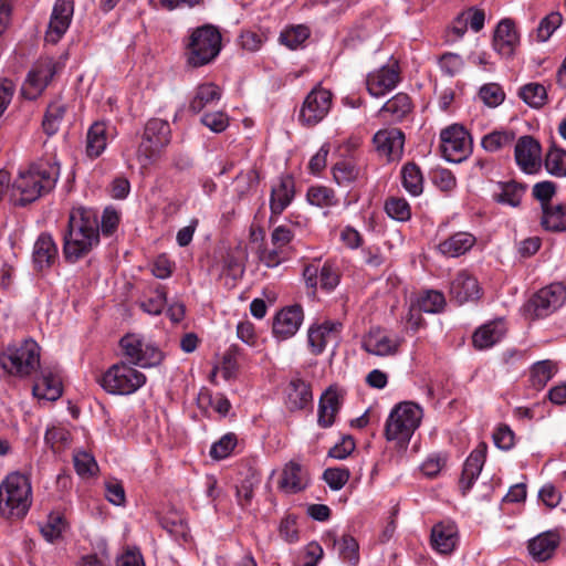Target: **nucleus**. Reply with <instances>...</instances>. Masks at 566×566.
<instances>
[{
    "instance_id": "47",
    "label": "nucleus",
    "mask_w": 566,
    "mask_h": 566,
    "mask_svg": "<svg viewBox=\"0 0 566 566\" xmlns=\"http://www.w3.org/2000/svg\"><path fill=\"white\" fill-rule=\"evenodd\" d=\"M555 373L556 365L552 360L546 359L535 363L531 371L533 386L537 389L545 387Z\"/></svg>"
},
{
    "instance_id": "63",
    "label": "nucleus",
    "mask_w": 566,
    "mask_h": 566,
    "mask_svg": "<svg viewBox=\"0 0 566 566\" xmlns=\"http://www.w3.org/2000/svg\"><path fill=\"white\" fill-rule=\"evenodd\" d=\"M201 123L214 133H221L229 126V118L223 112L207 113Z\"/></svg>"
},
{
    "instance_id": "30",
    "label": "nucleus",
    "mask_w": 566,
    "mask_h": 566,
    "mask_svg": "<svg viewBox=\"0 0 566 566\" xmlns=\"http://www.w3.org/2000/svg\"><path fill=\"white\" fill-rule=\"evenodd\" d=\"M559 537L554 532H545L528 542V552L534 559L544 562L552 557L558 546Z\"/></svg>"
},
{
    "instance_id": "56",
    "label": "nucleus",
    "mask_w": 566,
    "mask_h": 566,
    "mask_svg": "<svg viewBox=\"0 0 566 566\" xmlns=\"http://www.w3.org/2000/svg\"><path fill=\"white\" fill-rule=\"evenodd\" d=\"M563 18L559 12H551L543 18L537 28V39L541 42L547 41L554 31L562 24Z\"/></svg>"
},
{
    "instance_id": "43",
    "label": "nucleus",
    "mask_w": 566,
    "mask_h": 566,
    "mask_svg": "<svg viewBox=\"0 0 566 566\" xmlns=\"http://www.w3.org/2000/svg\"><path fill=\"white\" fill-rule=\"evenodd\" d=\"M307 201L319 208H329L337 205L338 200L333 189L325 186H312L306 193Z\"/></svg>"
},
{
    "instance_id": "40",
    "label": "nucleus",
    "mask_w": 566,
    "mask_h": 566,
    "mask_svg": "<svg viewBox=\"0 0 566 566\" xmlns=\"http://www.w3.org/2000/svg\"><path fill=\"white\" fill-rule=\"evenodd\" d=\"M160 525L176 539L189 542L191 536L188 524L178 513H169L160 518Z\"/></svg>"
},
{
    "instance_id": "18",
    "label": "nucleus",
    "mask_w": 566,
    "mask_h": 566,
    "mask_svg": "<svg viewBox=\"0 0 566 566\" xmlns=\"http://www.w3.org/2000/svg\"><path fill=\"white\" fill-rule=\"evenodd\" d=\"M344 390L336 385L329 386L319 398L317 422L323 428L331 427L340 409Z\"/></svg>"
},
{
    "instance_id": "15",
    "label": "nucleus",
    "mask_w": 566,
    "mask_h": 566,
    "mask_svg": "<svg viewBox=\"0 0 566 566\" xmlns=\"http://www.w3.org/2000/svg\"><path fill=\"white\" fill-rule=\"evenodd\" d=\"M514 156L518 167L527 172H535L539 167L541 160V145L532 136H522L514 149Z\"/></svg>"
},
{
    "instance_id": "46",
    "label": "nucleus",
    "mask_w": 566,
    "mask_h": 566,
    "mask_svg": "<svg viewBox=\"0 0 566 566\" xmlns=\"http://www.w3.org/2000/svg\"><path fill=\"white\" fill-rule=\"evenodd\" d=\"M401 175L402 185L408 192L413 196H418L422 192V175L416 164L408 163L405 165Z\"/></svg>"
},
{
    "instance_id": "51",
    "label": "nucleus",
    "mask_w": 566,
    "mask_h": 566,
    "mask_svg": "<svg viewBox=\"0 0 566 566\" xmlns=\"http://www.w3.org/2000/svg\"><path fill=\"white\" fill-rule=\"evenodd\" d=\"M545 167L547 171L556 177L566 176V151L552 147L545 157Z\"/></svg>"
},
{
    "instance_id": "26",
    "label": "nucleus",
    "mask_w": 566,
    "mask_h": 566,
    "mask_svg": "<svg viewBox=\"0 0 566 566\" xmlns=\"http://www.w3.org/2000/svg\"><path fill=\"white\" fill-rule=\"evenodd\" d=\"M33 396L54 401L62 395V382L57 375L43 369L32 387Z\"/></svg>"
},
{
    "instance_id": "27",
    "label": "nucleus",
    "mask_w": 566,
    "mask_h": 566,
    "mask_svg": "<svg viewBox=\"0 0 566 566\" xmlns=\"http://www.w3.org/2000/svg\"><path fill=\"white\" fill-rule=\"evenodd\" d=\"M294 197V180L291 176L280 178L277 186L272 187L270 209L272 214H281Z\"/></svg>"
},
{
    "instance_id": "37",
    "label": "nucleus",
    "mask_w": 566,
    "mask_h": 566,
    "mask_svg": "<svg viewBox=\"0 0 566 566\" xmlns=\"http://www.w3.org/2000/svg\"><path fill=\"white\" fill-rule=\"evenodd\" d=\"M244 253L240 248L229 249L222 255V268L220 275L230 276L232 280H238L244 273Z\"/></svg>"
},
{
    "instance_id": "20",
    "label": "nucleus",
    "mask_w": 566,
    "mask_h": 566,
    "mask_svg": "<svg viewBox=\"0 0 566 566\" xmlns=\"http://www.w3.org/2000/svg\"><path fill=\"white\" fill-rule=\"evenodd\" d=\"M284 394V405L290 411L303 410L313 402L311 385L300 377L290 380Z\"/></svg>"
},
{
    "instance_id": "35",
    "label": "nucleus",
    "mask_w": 566,
    "mask_h": 566,
    "mask_svg": "<svg viewBox=\"0 0 566 566\" xmlns=\"http://www.w3.org/2000/svg\"><path fill=\"white\" fill-rule=\"evenodd\" d=\"M66 108V104L60 97L49 104L42 122L43 130L48 136H53L57 133Z\"/></svg>"
},
{
    "instance_id": "10",
    "label": "nucleus",
    "mask_w": 566,
    "mask_h": 566,
    "mask_svg": "<svg viewBox=\"0 0 566 566\" xmlns=\"http://www.w3.org/2000/svg\"><path fill=\"white\" fill-rule=\"evenodd\" d=\"M57 72V63L51 57H44L36 62L21 87V93L27 99H35L42 94Z\"/></svg>"
},
{
    "instance_id": "57",
    "label": "nucleus",
    "mask_w": 566,
    "mask_h": 566,
    "mask_svg": "<svg viewBox=\"0 0 566 566\" xmlns=\"http://www.w3.org/2000/svg\"><path fill=\"white\" fill-rule=\"evenodd\" d=\"M479 95L489 107H496L501 105L505 98L503 88L496 83L483 85L480 88Z\"/></svg>"
},
{
    "instance_id": "53",
    "label": "nucleus",
    "mask_w": 566,
    "mask_h": 566,
    "mask_svg": "<svg viewBox=\"0 0 566 566\" xmlns=\"http://www.w3.org/2000/svg\"><path fill=\"white\" fill-rule=\"evenodd\" d=\"M310 36V30L305 25L286 28L280 35L281 43L290 49L298 48Z\"/></svg>"
},
{
    "instance_id": "28",
    "label": "nucleus",
    "mask_w": 566,
    "mask_h": 566,
    "mask_svg": "<svg viewBox=\"0 0 566 566\" xmlns=\"http://www.w3.org/2000/svg\"><path fill=\"white\" fill-rule=\"evenodd\" d=\"M458 531L452 523H439L432 527L431 545L441 554H450L457 545Z\"/></svg>"
},
{
    "instance_id": "5",
    "label": "nucleus",
    "mask_w": 566,
    "mask_h": 566,
    "mask_svg": "<svg viewBox=\"0 0 566 566\" xmlns=\"http://www.w3.org/2000/svg\"><path fill=\"white\" fill-rule=\"evenodd\" d=\"M421 419L422 409L418 405L408 401L398 403L386 422L387 440L396 441L400 448L406 449Z\"/></svg>"
},
{
    "instance_id": "14",
    "label": "nucleus",
    "mask_w": 566,
    "mask_h": 566,
    "mask_svg": "<svg viewBox=\"0 0 566 566\" xmlns=\"http://www.w3.org/2000/svg\"><path fill=\"white\" fill-rule=\"evenodd\" d=\"M342 324L337 322L326 321L319 325L310 327L307 340L311 352L319 355L324 352L328 344H337L339 340Z\"/></svg>"
},
{
    "instance_id": "55",
    "label": "nucleus",
    "mask_w": 566,
    "mask_h": 566,
    "mask_svg": "<svg viewBox=\"0 0 566 566\" xmlns=\"http://www.w3.org/2000/svg\"><path fill=\"white\" fill-rule=\"evenodd\" d=\"M167 303V295L164 287L156 289L151 295L142 301L139 306L140 308L151 315H158L163 312L164 307Z\"/></svg>"
},
{
    "instance_id": "24",
    "label": "nucleus",
    "mask_w": 566,
    "mask_h": 566,
    "mask_svg": "<svg viewBox=\"0 0 566 566\" xmlns=\"http://www.w3.org/2000/svg\"><path fill=\"white\" fill-rule=\"evenodd\" d=\"M57 247L49 233H41L33 247V264L39 271L52 266L57 258Z\"/></svg>"
},
{
    "instance_id": "41",
    "label": "nucleus",
    "mask_w": 566,
    "mask_h": 566,
    "mask_svg": "<svg viewBox=\"0 0 566 566\" xmlns=\"http://www.w3.org/2000/svg\"><path fill=\"white\" fill-rule=\"evenodd\" d=\"M363 175V170L350 160H342L334 165L333 177L337 185L349 186Z\"/></svg>"
},
{
    "instance_id": "60",
    "label": "nucleus",
    "mask_w": 566,
    "mask_h": 566,
    "mask_svg": "<svg viewBox=\"0 0 566 566\" xmlns=\"http://www.w3.org/2000/svg\"><path fill=\"white\" fill-rule=\"evenodd\" d=\"M237 446L234 433H227L214 442L210 449V455L213 459L221 460L227 458Z\"/></svg>"
},
{
    "instance_id": "31",
    "label": "nucleus",
    "mask_w": 566,
    "mask_h": 566,
    "mask_svg": "<svg viewBox=\"0 0 566 566\" xmlns=\"http://www.w3.org/2000/svg\"><path fill=\"white\" fill-rule=\"evenodd\" d=\"M475 243V238L468 232H458L439 244L442 254L457 258L468 252Z\"/></svg>"
},
{
    "instance_id": "1",
    "label": "nucleus",
    "mask_w": 566,
    "mask_h": 566,
    "mask_svg": "<svg viewBox=\"0 0 566 566\" xmlns=\"http://www.w3.org/2000/svg\"><path fill=\"white\" fill-rule=\"evenodd\" d=\"M99 243L97 213L87 208H74L70 212L67 229L63 237V255L75 263L87 255Z\"/></svg>"
},
{
    "instance_id": "33",
    "label": "nucleus",
    "mask_w": 566,
    "mask_h": 566,
    "mask_svg": "<svg viewBox=\"0 0 566 566\" xmlns=\"http://www.w3.org/2000/svg\"><path fill=\"white\" fill-rule=\"evenodd\" d=\"M220 88L213 83H205L196 88L195 95L189 104V109L195 114L200 113L205 107L219 101Z\"/></svg>"
},
{
    "instance_id": "23",
    "label": "nucleus",
    "mask_w": 566,
    "mask_h": 566,
    "mask_svg": "<svg viewBox=\"0 0 566 566\" xmlns=\"http://www.w3.org/2000/svg\"><path fill=\"white\" fill-rule=\"evenodd\" d=\"M398 82V71L394 67L382 66L378 71L368 74L366 85L370 95L379 97L392 90Z\"/></svg>"
},
{
    "instance_id": "62",
    "label": "nucleus",
    "mask_w": 566,
    "mask_h": 566,
    "mask_svg": "<svg viewBox=\"0 0 566 566\" xmlns=\"http://www.w3.org/2000/svg\"><path fill=\"white\" fill-rule=\"evenodd\" d=\"M164 359V354L157 347L151 344H144L140 360H138L137 365L140 367H154L161 363Z\"/></svg>"
},
{
    "instance_id": "17",
    "label": "nucleus",
    "mask_w": 566,
    "mask_h": 566,
    "mask_svg": "<svg viewBox=\"0 0 566 566\" xmlns=\"http://www.w3.org/2000/svg\"><path fill=\"white\" fill-rule=\"evenodd\" d=\"M450 296L458 304L479 300L481 289L478 280L465 271L459 272L450 284Z\"/></svg>"
},
{
    "instance_id": "52",
    "label": "nucleus",
    "mask_w": 566,
    "mask_h": 566,
    "mask_svg": "<svg viewBox=\"0 0 566 566\" xmlns=\"http://www.w3.org/2000/svg\"><path fill=\"white\" fill-rule=\"evenodd\" d=\"M387 214L397 221H407L411 217V209L408 201L403 198L391 197L385 202Z\"/></svg>"
},
{
    "instance_id": "19",
    "label": "nucleus",
    "mask_w": 566,
    "mask_h": 566,
    "mask_svg": "<svg viewBox=\"0 0 566 566\" xmlns=\"http://www.w3.org/2000/svg\"><path fill=\"white\" fill-rule=\"evenodd\" d=\"M303 321V310L300 305H292L281 310L273 321V333L276 337L286 339L292 337Z\"/></svg>"
},
{
    "instance_id": "3",
    "label": "nucleus",
    "mask_w": 566,
    "mask_h": 566,
    "mask_svg": "<svg viewBox=\"0 0 566 566\" xmlns=\"http://www.w3.org/2000/svg\"><path fill=\"white\" fill-rule=\"evenodd\" d=\"M221 41V33L214 25L195 28L185 41L187 63L192 67L211 63L220 53Z\"/></svg>"
},
{
    "instance_id": "61",
    "label": "nucleus",
    "mask_w": 566,
    "mask_h": 566,
    "mask_svg": "<svg viewBox=\"0 0 566 566\" xmlns=\"http://www.w3.org/2000/svg\"><path fill=\"white\" fill-rule=\"evenodd\" d=\"M350 473L345 468H328L323 473L324 481L332 490H340L349 480Z\"/></svg>"
},
{
    "instance_id": "2",
    "label": "nucleus",
    "mask_w": 566,
    "mask_h": 566,
    "mask_svg": "<svg viewBox=\"0 0 566 566\" xmlns=\"http://www.w3.org/2000/svg\"><path fill=\"white\" fill-rule=\"evenodd\" d=\"M60 177V165L56 161L39 160L20 171L12 184L13 196L19 195L15 205L24 207L50 193Z\"/></svg>"
},
{
    "instance_id": "36",
    "label": "nucleus",
    "mask_w": 566,
    "mask_h": 566,
    "mask_svg": "<svg viewBox=\"0 0 566 566\" xmlns=\"http://www.w3.org/2000/svg\"><path fill=\"white\" fill-rule=\"evenodd\" d=\"M541 224L548 231H566V206L544 205Z\"/></svg>"
},
{
    "instance_id": "64",
    "label": "nucleus",
    "mask_w": 566,
    "mask_h": 566,
    "mask_svg": "<svg viewBox=\"0 0 566 566\" xmlns=\"http://www.w3.org/2000/svg\"><path fill=\"white\" fill-rule=\"evenodd\" d=\"M238 350L234 346L230 347L223 355L221 371L224 379H231L235 377L239 364L237 360Z\"/></svg>"
},
{
    "instance_id": "13",
    "label": "nucleus",
    "mask_w": 566,
    "mask_h": 566,
    "mask_svg": "<svg viewBox=\"0 0 566 566\" xmlns=\"http://www.w3.org/2000/svg\"><path fill=\"white\" fill-rule=\"evenodd\" d=\"M74 12V0H56L52 10L45 40L56 43L70 27Z\"/></svg>"
},
{
    "instance_id": "38",
    "label": "nucleus",
    "mask_w": 566,
    "mask_h": 566,
    "mask_svg": "<svg viewBox=\"0 0 566 566\" xmlns=\"http://www.w3.org/2000/svg\"><path fill=\"white\" fill-rule=\"evenodd\" d=\"M106 147V125L95 122L88 129L86 136V153L91 158L98 157Z\"/></svg>"
},
{
    "instance_id": "8",
    "label": "nucleus",
    "mask_w": 566,
    "mask_h": 566,
    "mask_svg": "<svg viewBox=\"0 0 566 566\" xmlns=\"http://www.w3.org/2000/svg\"><path fill=\"white\" fill-rule=\"evenodd\" d=\"M169 143V123L159 118L149 119L137 149V159L140 165L147 167L158 160Z\"/></svg>"
},
{
    "instance_id": "32",
    "label": "nucleus",
    "mask_w": 566,
    "mask_h": 566,
    "mask_svg": "<svg viewBox=\"0 0 566 566\" xmlns=\"http://www.w3.org/2000/svg\"><path fill=\"white\" fill-rule=\"evenodd\" d=\"M497 189L499 191H494L492 195L494 201L516 208L522 201L526 186L516 181H501L497 184Z\"/></svg>"
},
{
    "instance_id": "54",
    "label": "nucleus",
    "mask_w": 566,
    "mask_h": 566,
    "mask_svg": "<svg viewBox=\"0 0 566 566\" xmlns=\"http://www.w3.org/2000/svg\"><path fill=\"white\" fill-rule=\"evenodd\" d=\"M65 528V522L62 515L57 513H51L48 516V521L41 526V533L43 537L49 542H54L62 535Z\"/></svg>"
},
{
    "instance_id": "25",
    "label": "nucleus",
    "mask_w": 566,
    "mask_h": 566,
    "mask_svg": "<svg viewBox=\"0 0 566 566\" xmlns=\"http://www.w3.org/2000/svg\"><path fill=\"white\" fill-rule=\"evenodd\" d=\"M505 333L503 319H495L478 328L472 336V342L475 348L485 349L500 342Z\"/></svg>"
},
{
    "instance_id": "4",
    "label": "nucleus",
    "mask_w": 566,
    "mask_h": 566,
    "mask_svg": "<svg viewBox=\"0 0 566 566\" xmlns=\"http://www.w3.org/2000/svg\"><path fill=\"white\" fill-rule=\"evenodd\" d=\"M29 479L21 473H11L0 485V513L8 518H22L32 503Z\"/></svg>"
},
{
    "instance_id": "6",
    "label": "nucleus",
    "mask_w": 566,
    "mask_h": 566,
    "mask_svg": "<svg viewBox=\"0 0 566 566\" xmlns=\"http://www.w3.org/2000/svg\"><path fill=\"white\" fill-rule=\"evenodd\" d=\"M0 365L10 375L28 377L40 366V346L33 339L10 345L0 355Z\"/></svg>"
},
{
    "instance_id": "50",
    "label": "nucleus",
    "mask_w": 566,
    "mask_h": 566,
    "mask_svg": "<svg viewBox=\"0 0 566 566\" xmlns=\"http://www.w3.org/2000/svg\"><path fill=\"white\" fill-rule=\"evenodd\" d=\"M144 344V340L135 334H127L120 339L119 345L128 360L127 364L137 365Z\"/></svg>"
},
{
    "instance_id": "21",
    "label": "nucleus",
    "mask_w": 566,
    "mask_h": 566,
    "mask_svg": "<svg viewBox=\"0 0 566 566\" xmlns=\"http://www.w3.org/2000/svg\"><path fill=\"white\" fill-rule=\"evenodd\" d=\"M374 144L389 160L399 159L403 151L405 134L399 128L382 129L375 134Z\"/></svg>"
},
{
    "instance_id": "59",
    "label": "nucleus",
    "mask_w": 566,
    "mask_h": 566,
    "mask_svg": "<svg viewBox=\"0 0 566 566\" xmlns=\"http://www.w3.org/2000/svg\"><path fill=\"white\" fill-rule=\"evenodd\" d=\"M419 308L426 313H438L446 305L444 295L438 291H428L419 298Z\"/></svg>"
},
{
    "instance_id": "11",
    "label": "nucleus",
    "mask_w": 566,
    "mask_h": 566,
    "mask_svg": "<svg viewBox=\"0 0 566 566\" xmlns=\"http://www.w3.org/2000/svg\"><path fill=\"white\" fill-rule=\"evenodd\" d=\"M332 93L322 87L313 88L305 97L300 111V122L305 126H315L328 114Z\"/></svg>"
},
{
    "instance_id": "7",
    "label": "nucleus",
    "mask_w": 566,
    "mask_h": 566,
    "mask_svg": "<svg viewBox=\"0 0 566 566\" xmlns=\"http://www.w3.org/2000/svg\"><path fill=\"white\" fill-rule=\"evenodd\" d=\"M101 387L111 395H130L146 382V376L127 363L111 366L98 379Z\"/></svg>"
},
{
    "instance_id": "49",
    "label": "nucleus",
    "mask_w": 566,
    "mask_h": 566,
    "mask_svg": "<svg viewBox=\"0 0 566 566\" xmlns=\"http://www.w3.org/2000/svg\"><path fill=\"white\" fill-rule=\"evenodd\" d=\"M73 462L76 473L82 478L93 476L98 471L95 458L86 451H76L73 455Z\"/></svg>"
},
{
    "instance_id": "48",
    "label": "nucleus",
    "mask_w": 566,
    "mask_h": 566,
    "mask_svg": "<svg viewBox=\"0 0 566 566\" xmlns=\"http://www.w3.org/2000/svg\"><path fill=\"white\" fill-rule=\"evenodd\" d=\"M261 476L256 471H250L242 480L240 486H237V500L241 507L250 505L254 488L259 485Z\"/></svg>"
},
{
    "instance_id": "9",
    "label": "nucleus",
    "mask_w": 566,
    "mask_h": 566,
    "mask_svg": "<svg viewBox=\"0 0 566 566\" xmlns=\"http://www.w3.org/2000/svg\"><path fill=\"white\" fill-rule=\"evenodd\" d=\"M440 139L442 156L450 163H461L471 153L472 140L463 126L455 124L443 129Z\"/></svg>"
},
{
    "instance_id": "58",
    "label": "nucleus",
    "mask_w": 566,
    "mask_h": 566,
    "mask_svg": "<svg viewBox=\"0 0 566 566\" xmlns=\"http://www.w3.org/2000/svg\"><path fill=\"white\" fill-rule=\"evenodd\" d=\"M44 441L53 451H60L67 446L70 432L62 427L49 428L45 432Z\"/></svg>"
},
{
    "instance_id": "45",
    "label": "nucleus",
    "mask_w": 566,
    "mask_h": 566,
    "mask_svg": "<svg viewBox=\"0 0 566 566\" xmlns=\"http://www.w3.org/2000/svg\"><path fill=\"white\" fill-rule=\"evenodd\" d=\"M514 138L515 134L512 130H493L482 138L481 145L484 150L494 153L511 145Z\"/></svg>"
},
{
    "instance_id": "22",
    "label": "nucleus",
    "mask_w": 566,
    "mask_h": 566,
    "mask_svg": "<svg viewBox=\"0 0 566 566\" xmlns=\"http://www.w3.org/2000/svg\"><path fill=\"white\" fill-rule=\"evenodd\" d=\"M486 451V443L480 442L465 460L459 482L463 494L472 488L474 481L480 475L485 462Z\"/></svg>"
},
{
    "instance_id": "12",
    "label": "nucleus",
    "mask_w": 566,
    "mask_h": 566,
    "mask_svg": "<svg viewBox=\"0 0 566 566\" xmlns=\"http://www.w3.org/2000/svg\"><path fill=\"white\" fill-rule=\"evenodd\" d=\"M566 301V287L553 283L541 289L531 300L536 317H545L559 308Z\"/></svg>"
},
{
    "instance_id": "29",
    "label": "nucleus",
    "mask_w": 566,
    "mask_h": 566,
    "mask_svg": "<svg viewBox=\"0 0 566 566\" xmlns=\"http://www.w3.org/2000/svg\"><path fill=\"white\" fill-rule=\"evenodd\" d=\"M306 485V473L303 471L301 464L294 461H290L285 464L279 482V488L285 493L293 494L304 490Z\"/></svg>"
},
{
    "instance_id": "44",
    "label": "nucleus",
    "mask_w": 566,
    "mask_h": 566,
    "mask_svg": "<svg viewBox=\"0 0 566 566\" xmlns=\"http://www.w3.org/2000/svg\"><path fill=\"white\" fill-rule=\"evenodd\" d=\"M518 96L528 106L539 108L546 103L547 92L539 83H528L520 88Z\"/></svg>"
},
{
    "instance_id": "34",
    "label": "nucleus",
    "mask_w": 566,
    "mask_h": 566,
    "mask_svg": "<svg viewBox=\"0 0 566 566\" xmlns=\"http://www.w3.org/2000/svg\"><path fill=\"white\" fill-rule=\"evenodd\" d=\"M411 99L405 93H398L389 101H387L379 111V116H391V120H401L407 114L411 112Z\"/></svg>"
},
{
    "instance_id": "42",
    "label": "nucleus",
    "mask_w": 566,
    "mask_h": 566,
    "mask_svg": "<svg viewBox=\"0 0 566 566\" xmlns=\"http://www.w3.org/2000/svg\"><path fill=\"white\" fill-rule=\"evenodd\" d=\"M364 349L377 356H387L397 352L398 344L387 336L369 335L363 344Z\"/></svg>"
},
{
    "instance_id": "39",
    "label": "nucleus",
    "mask_w": 566,
    "mask_h": 566,
    "mask_svg": "<svg viewBox=\"0 0 566 566\" xmlns=\"http://www.w3.org/2000/svg\"><path fill=\"white\" fill-rule=\"evenodd\" d=\"M333 546L337 548L338 556L343 562L352 566H356L359 562V545L358 542L348 534L339 538L334 537Z\"/></svg>"
},
{
    "instance_id": "16",
    "label": "nucleus",
    "mask_w": 566,
    "mask_h": 566,
    "mask_svg": "<svg viewBox=\"0 0 566 566\" xmlns=\"http://www.w3.org/2000/svg\"><path fill=\"white\" fill-rule=\"evenodd\" d=\"M520 43V35L513 20L503 19L499 22L493 34L494 50L505 57H511Z\"/></svg>"
}]
</instances>
